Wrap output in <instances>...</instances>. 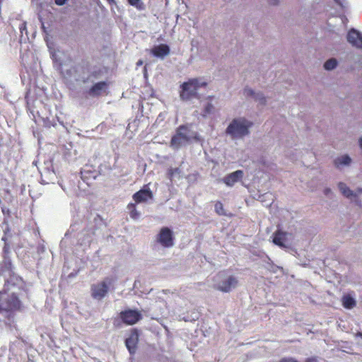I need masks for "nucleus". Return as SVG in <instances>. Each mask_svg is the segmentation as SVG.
I'll use <instances>...</instances> for the list:
<instances>
[{
  "mask_svg": "<svg viewBox=\"0 0 362 362\" xmlns=\"http://www.w3.org/2000/svg\"><path fill=\"white\" fill-rule=\"evenodd\" d=\"M207 89V82L202 78H192L182 83V106L200 103Z\"/></svg>",
  "mask_w": 362,
  "mask_h": 362,
  "instance_id": "1",
  "label": "nucleus"
},
{
  "mask_svg": "<svg viewBox=\"0 0 362 362\" xmlns=\"http://www.w3.org/2000/svg\"><path fill=\"white\" fill-rule=\"evenodd\" d=\"M252 122L245 117H239L234 118L228 125L225 133L232 140L243 139L250 133V128L252 127Z\"/></svg>",
  "mask_w": 362,
  "mask_h": 362,
  "instance_id": "2",
  "label": "nucleus"
},
{
  "mask_svg": "<svg viewBox=\"0 0 362 362\" xmlns=\"http://www.w3.org/2000/svg\"><path fill=\"white\" fill-rule=\"evenodd\" d=\"M214 287L222 292L228 293L235 288L238 284V279L226 272L217 274L214 278Z\"/></svg>",
  "mask_w": 362,
  "mask_h": 362,
  "instance_id": "3",
  "label": "nucleus"
},
{
  "mask_svg": "<svg viewBox=\"0 0 362 362\" xmlns=\"http://www.w3.org/2000/svg\"><path fill=\"white\" fill-rule=\"evenodd\" d=\"M142 318V315L140 311L137 310L126 309L121 311L118 316L113 320V324L115 327H120L123 323L126 325H133L137 323Z\"/></svg>",
  "mask_w": 362,
  "mask_h": 362,
  "instance_id": "4",
  "label": "nucleus"
},
{
  "mask_svg": "<svg viewBox=\"0 0 362 362\" xmlns=\"http://www.w3.org/2000/svg\"><path fill=\"white\" fill-rule=\"evenodd\" d=\"M338 188L341 193L347 199L354 202L357 206H361V202L358 197L362 194V188L358 187L356 190H351L345 183L339 182Z\"/></svg>",
  "mask_w": 362,
  "mask_h": 362,
  "instance_id": "5",
  "label": "nucleus"
},
{
  "mask_svg": "<svg viewBox=\"0 0 362 362\" xmlns=\"http://www.w3.org/2000/svg\"><path fill=\"white\" fill-rule=\"evenodd\" d=\"M21 305V303L18 296L12 293L6 298L0 301V313L12 312L19 310Z\"/></svg>",
  "mask_w": 362,
  "mask_h": 362,
  "instance_id": "6",
  "label": "nucleus"
},
{
  "mask_svg": "<svg viewBox=\"0 0 362 362\" xmlns=\"http://www.w3.org/2000/svg\"><path fill=\"white\" fill-rule=\"evenodd\" d=\"M112 284V279H106L97 284H93L91 286V296L95 299L103 298L108 292V285Z\"/></svg>",
  "mask_w": 362,
  "mask_h": 362,
  "instance_id": "7",
  "label": "nucleus"
},
{
  "mask_svg": "<svg viewBox=\"0 0 362 362\" xmlns=\"http://www.w3.org/2000/svg\"><path fill=\"white\" fill-rule=\"evenodd\" d=\"M156 240L164 247H172L174 243L172 230L167 227L162 228L157 235Z\"/></svg>",
  "mask_w": 362,
  "mask_h": 362,
  "instance_id": "8",
  "label": "nucleus"
},
{
  "mask_svg": "<svg viewBox=\"0 0 362 362\" xmlns=\"http://www.w3.org/2000/svg\"><path fill=\"white\" fill-rule=\"evenodd\" d=\"M109 83L106 81H100L94 83L88 90L87 94L90 97H99L103 94H107Z\"/></svg>",
  "mask_w": 362,
  "mask_h": 362,
  "instance_id": "9",
  "label": "nucleus"
},
{
  "mask_svg": "<svg viewBox=\"0 0 362 362\" xmlns=\"http://www.w3.org/2000/svg\"><path fill=\"white\" fill-rule=\"evenodd\" d=\"M153 197L152 191L146 185L142 189L134 193L132 198L136 204L146 202L149 199H152Z\"/></svg>",
  "mask_w": 362,
  "mask_h": 362,
  "instance_id": "10",
  "label": "nucleus"
},
{
  "mask_svg": "<svg viewBox=\"0 0 362 362\" xmlns=\"http://www.w3.org/2000/svg\"><path fill=\"white\" fill-rule=\"evenodd\" d=\"M347 41L358 49H362V33L351 28L347 34Z\"/></svg>",
  "mask_w": 362,
  "mask_h": 362,
  "instance_id": "11",
  "label": "nucleus"
},
{
  "mask_svg": "<svg viewBox=\"0 0 362 362\" xmlns=\"http://www.w3.org/2000/svg\"><path fill=\"white\" fill-rule=\"evenodd\" d=\"M139 334L136 329L131 331L129 336L125 340V345L131 354H134L137 349Z\"/></svg>",
  "mask_w": 362,
  "mask_h": 362,
  "instance_id": "12",
  "label": "nucleus"
},
{
  "mask_svg": "<svg viewBox=\"0 0 362 362\" xmlns=\"http://www.w3.org/2000/svg\"><path fill=\"white\" fill-rule=\"evenodd\" d=\"M243 171L238 170L226 175L222 180L227 186L233 187L237 182L243 178Z\"/></svg>",
  "mask_w": 362,
  "mask_h": 362,
  "instance_id": "13",
  "label": "nucleus"
},
{
  "mask_svg": "<svg viewBox=\"0 0 362 362\" xmlns=\"http://www.w3.org/2000/svg\"><path fill=\"white\" fill-rule=\"evenodd\" d=\"M151 54H152L154 57L163 58L167 56L170 53V48L165 44H160L158 45L154 46L151 50Z\"/></svg>",
  "mask_w": 362,
  "mask_h": 362,
  "instance_id": "14",
  "label": "nucleus"
},
{
  "mask_svg": "<svg viewBox=\"0 0 362 362\" xmlns=\"http://www.w3.org/2000/svg\"><path fill=\"white\" fill-rule=\"evenodd\" d=\"M286 233L282 232L281 230H277L274 234L273 243L281 248L286 247L284 243L286 240Z\"/></svg>",
  "mask_w": 362,
  "mask_h": 362,
  "instance_id": "15",
  "label": "nucleus"
},
{
  "mask_svg": "<svg viewBox=\"0 0 362 362\" xmlns=\"http://www.w3.org/2000/svg\"><path fill=\"white\" fill-rule=\"evenodd\" d=\"M341 303L344 308L351 310L356 305V300L351 294H345L341 298Z\"/></svg>",
  "mask_w": 362,
  "mask_h": 362,
  "instance_id": "16",
  "label": "nucleus"
},
{
  "mask_svg": "<svg viewBox=\"0 0 362 362\" xmlns=\"http://www.w3.org/2000/svg\"><path fill=\"white\" fill-rule=\"evenodd\" d=\"M351 163V158L348 155H343L336 158L334 164L337 168L340 169L344 166H349Z\"/></svg>",
  "mask_w": 362,
  "mask_h": 362,
  "instance_id": "17",
  "label": "nucleus"
},
{
  "mask_svg": "<svg viewBox=\"0 0 362 362\" xmlns=\"http://www.w3.org/2000/svg\"><path fill=\"white\" fill-rule=\"evenodd\" d=\"M181 146V126L176 129L175 134L172 137L170 146L174 149H179Z\"/></svg>",
  "mask_w": 362,
  "mask_h": 362,
  "instance_id": "18",
  "label": "nucleus"
},
{
  "mask_svg": "<svg viewBox=\"0 0 362 362\" xmlns=\"http://www.w3.org/2000/svg\"><path fill=\"white\" fill-rule=\"evenodd\" d=\"M245 93L247 95L253 97L256 101L259 103V104H265L266 98L262 93H255L253 90L250 88L245 89Z\"/></svg>",
  "mask_w": 362,
  "mask_h": 362,
  "instance_id": "19",
  "label": "nucleus"
},
{
  "mask_svg": "<svg viewBox=\"0 0 362 362\" xmlns=\"http://www.w3.org/2000/svg\"><path fill=\"white\" fill-rule=\"evenodd\" d=\"M180 170L179 168H170L167 172V177L171 181L180 180Z\"/></svg>",
  "mask_w": 362,
  "mask_h": 362,
  "instance_id": "20",
  "label": "nucleus"
},
{
  "mask_svg": "<svg viewBox=\"0 0 362 362\" xmlns=\"http://www.w3.org/2000/svg\"><path fill=\"white\" fill-rule=\"evenodd\" d=\"M136 203H129L127 205L129 216L134 220L138 219L140 216V213L136 210Z\"/></svg>",
  "mask_w": 362,
  "mask_h": 362,
  "instance_id": "21",
  "label": "nucleus"
},
{
  "mask_svg": "<svg viewBox=\"0 0 362 362\" xmlns=\"http://www.w3.org/2000/svg\"><path fill=\"white\" fill-rule=\"evenodd\" d=\"M337 60L334 58H332L325 62L324 68L327 71H331L337 67Z\"/></svg>",
  "mask_w": 362,
  "mask_h": 362,
  "instance_id": "22",
  "label": "nucleus"
},
{
  "mask_svg": "<svg viewBox=\"0 0 362 362\" xmlns=\"http://www.w3.org/2000/svg\"><path fill=\"white\" fill-rule=\"evenodd\" d=\"M199 313L196 311L195 310H193L191 311V313L189 315L184 316L182 317V320L185 322H193L196 321L199 318Z\"/></svg>",
  "mask_w": 362,
  "mask_h": 362,
  "instance_id": "23",
  "label": "nucleus"
},
{
  "mask_svg": "<svg viewBox=\"0 0 362 362\" xmlns=\"http://www.w3.org/2000/svg\"><path fill=\"white\" fill-rule=\"evenodd\" d=\"M129 4L134 6L136 9L141 11L145 8L144 4L141 2V0H127Z\"/></svg>",
  "mask_w": 362,
  "mask_h": 362,
  "instance_id": "24",
  "label": "nucleus"
},
{
  "mask_svg": "<svg viewBox=\"0 0 362 362\" xmlns=\"http://www.w3.org/2000/svg\"><path fill=\"white\" fill-rule=\"evenodd\" d=\"M81 177L82 180L86 181L90 177L95 178V173L92 171H88L85 169L81 171Z\"/></svg>",
  "mask_w": 362,
  "mask_h": 362,
  "instance_id": "25",
  "label": "nucleus"
},
{
  "mask_svg": "<svg viewBox=\"0 0 362 362\" xmlns=\"http://www.w3.org/2000/svg\"><path fill=\"white\" fill-rule=\"evenodd\" d=\"M214 111V105L211 103H207L204 105V116L206 117L207 115L211 114Z\"/></svg>",
  "mask_w": 362,
  "mask_h": 362,
  "instance_id": "26",
  "label": "nucleus"
},
{
  "mask_svg": "<svg viewBox=\"0 0 362 362\" xmlns=\"http://www.w3.org/2000/svg\"><path fill=\"white\" fill-rule=\"evenodd\" d=\"M215 211L218 215H224L223 206L221 202H217L215 204Z\"/></svg>",
  "mask_w": 362,
  "mask_h": 362,
  "instance_id": "27",
  "label": "nucleus"
},
{
  "mask_svg": "<svg viewBox=\"0 0 362 362\" xmlns=\"http://www.w3.org/2000/svg\"><path fill=\"white\" fill-rule=\"evenodd\" d=\"M19 30L21 31V33H23L24 30H26V23L25 22H23L20 26H19Z\"/></svg>",
  "mask_w": 362,
  "mask_h": 362,
  "instance_id": "28",
  "label": "nucleus"
},
{
  "mask_svg": "<svg viewBox=\"0 0 362 362\" xmlns=\"http://www.w3.org/2000/svg\"><path fill=\"white\" fill-rule=\"evenodd\" d=\"M66 2V0H54V3L58 6H63Z\"/></svg>",
  "mask_w": 362,
  "mask_h": 362,
  "instance_id": "29",
  "label": "nucleus"
},
{
  "mask_svg": "<svg viewBox=\"0 0 362 362\" xmlns=\"http://www.w3.org/2000/svg\"><path fill=\"white\" fill-rule=\"evenodd\" d=\"M324 194H325L326 196L329 197V194H332L331 189H330V188H326V189H325V190H324Z\"/></svg>",
  "mask_w": 362,
  "mask_h": 362,
  "instance_id": "30",
  "label": "nucleus"
},
{
  "mask_svg": "<svg viewBox=\"0 0 362 362\" xmlns=\"http://www.w3.org/2000/svg\"><path fill=\"white\" fill-rule=\"evenodd\" d=\"M279 362H298V361L293 358H283Z\"/></svg>",
  "mask_w": 362,
  "mask_h": 362,
  "instance_id": "31",
  "label": "nucleus"
},
{
  "mask_svg": "<svg viewBox=\"0 0 362 362\" xmlns=\"http://www.w3.org/2000/svg\"><path fill=\"white\" fill-rule=\"evenodd\" d=\"M268 2L271 5H277L279 3V0H268Z\"/></svg>",
  "mask_w": 362,
  "mask_h": 362,
  "instance_id": "32",
  "label": "nucleus"
},
{
  "mask_svg": "<svg viewBox=\"0 0 362 362\" xmlns=\"http://www.w3.org/2000/svg\"><path fill=\"white\" fill-rule=\"evenodd\" d=\"M100 74V71H93L91 73V76L94 78H97Z\"/></svg>",
  "mask_w": 362,
  "mask_h": 362,
  "instance_id": "33",
  "label": "nucleus"
},
{
  "mask_svg": "<svg viewBox=\"0 0 362 362\" xmlns=\"http://www.w3.org/2000/svg\"><path fill=\"white\" fill-rule=\"evenodd\" d=\"M184 130H185V127H184V125H182V141H183L184 139L189 140V138L187 137V136L184 134V132H183V131H184Z\"/></svg>",
  "mask_w": 362,
  "mask_h": 362,
  "instance_id": "34",
  "label": "nucleus"
},
{
  "mask_svg": "<svg viewBox=\"0 0 362 362\" xmlns=\"http://www.w3.org/2000/svg\"><path fill=\"white\" fill-rule=\"evenodd\" d=\"M306 362H317V358H309L306 360Z\"/></svg>",
  "mask_w": 362,
  "mask_h": 362,
  "instance_id": "35",
  "label": "nucleus"
},
{
  "mask_svg": "<svg viewBox=\"0 0 362 362\" xmlns=\"http://www.w3.org/2000/svg\"><path fill=\"white\" fill-rule=\"evenodd\" d=\"M143 64V61L142 60H139L137 62H136V66H141Z\"/></svg>",
  "mask_w": 362,
  "mask_h": 362,
  "instance_id": "36",
  "label": "nucleus"
},
{
  "mask_svg": "<svg viewBox=\"0 0 362 362\" xmlns=\"http://www.w3.org/2000/svg\"><path fill=\"white\" fill-rule=\"evenodd\" d=\"M334 1L338 4L342 6V0H334Z\"/></svg>",
  "mask_w": 362,
  "mask_h": 362,
  "instance_id": "37",
  "label": "nucleus"
},
{
  "mask_svg": "<svg viewBox=\"0 0 362 362\" xmlns=\"http://www.w3.org/2000/svg\"><path fill=\"white\" fill-rule=\"evenodd\" d=\"M358 142H359L360 148L362 149V137H361V138L359 139Z\"/></svg>",
  "mask_w": 362,
  "mask_h": 362,
  "instance_id": "38",
  "label": "nucleus"
},
{
  "mask_svg": "<svg viewBox=\"0 0 362 362\" xmlns=\"http://www.w3.org/2000/svg\"><path fill=\"white\" fill-rule=\"evenodd\" d=\"M110 4H115V0H106Z\"/></svg>",
  "mask_w": 362,
  "mask_h": 362,
  "instance_id": "39",
  "label": "nucleus"
},
{
  "mask_svg": "<svg viewBox=\"0 0 362 362\" xmlns=\"http://www.w3.org/2000/svg\"><path fill=\"white\" fill-rule=\"evenodd\" d=\"M358 335L362 338V332L358 333Z\"/></svg>",
  "mask_w": 362,
  "mask_h": 362,
  "instance_id": "40",
  "label": "nucleus"
},
{
  "mask_svg": "<svg viewBox=\"0 0 362 362\" xmlns=\"http://www.w3.org/2000/svg\"><path fill=\"white\" fill-rule=\"evenodd\" d=\"M208 98L211 100L213 98V97L212 96H209Z\"/></svg>",
  "mask_w": 362,
  "mask_h": 362,
  "instance_id": "41",
  "label": "nucleus"
},
{
  "mask_svg": "<svg viewBox=\"0 0 362 362\" xmlns=\"http://www.w3.org/2000/svg\"><path fill=\"white\" fill-rule=\"evenodd\" d=\"M194 139H198V138H197V135H195V136H194Z\"/></svg>",
  "mask_w": 362,
  "mask_h": 362,
  "instance_id": "42",
  "label": "nucleus"
}]
</instances>
